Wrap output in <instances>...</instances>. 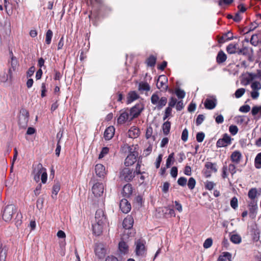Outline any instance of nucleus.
<instances>
[{"instance_id":"53","label":"nucleus","mask_w":261,"mask_h":261,"mask_svg":"<svg viewBox=\"0 0 261 261\" xmlns=\"http://www.w3.org/2000/svg\"><path fill=\"white\" fill-rule=\"evenodd\" d=\"M60 190V184L59 182H57L53 187V194L57 195Z\"/></svg>"},{"instance_id":"30","label":"nucleus","mask_w":261,"mask_h":261,"mask_svg":"<svg viewBox=\"0 0 261 261\" xmlns=\"http://www.w3.org/2000/svg\"><path fill=\"white\" fill-rule=\"evenodd\" d=\"M204 167L206 169L211 171L212 172L216 173L217 172L216 163L207 162L205 163Z\"/></svg>"},{"instance_id":"41","label":"nucleus","mask_w":261,"mask_h":261,"mask_svg":"<svg viewBox=\"0 0 261 261\" xmlns=\"http://www.w3.org/2000/svg\"><path fill=\"white\" fill-rule=\"evenodd\" d=\"M174 161V152H172L170 153L168 158H167L166 160V167L167 168H169L170 167L171 164L173 163V162Z\"/></svg>"},{"instance_id":"26","label":"nucleus","mask_w":261,"mask_h":261,"mask_svg":"<svg viewBox=\"0 0 261 261\" xmlns=\"http://www.w3.org/2000/svg\"><path fill=\"white\" fill-rule=\"evenodd\" d=\"M12 70L11 68H9L7 73L5 72L4 75H0V80L1 82L5 83L8 81H12Z\"/></svg>"},{"instance_id":"1","label":"nucleus","mask_w":261,"mask_h":261,"mask_svg":"<svg viewBox=\"0 0 261 261\" xmlns=\"http://www.w3.org/2000/svg\"><path fill=\"white\" fill-rule=\"evenodd\" d=\"M17 213V208L13 204L7 205L2 211L3 220L7 222H10L14 214Z\"/></svg>"},{"instance_id":"2","label":"nucleus","mask_w":261,"mask_h":261,"mask_svg":"<svg viewBox=\"0 0 261 261\" xmlns=\"http://www.w3.org/2000/svg\"><path fill=\"white\" fill-rule=\"evenodd\" d=\"M150 100L152 105L156 106V108L159 110H161L167 103V97H162L160 98L157 92L152 95Z\"/></svg>"},{"instance_id":"46","label":"nucleus","mask_w":261,"mask_h":261,"mask_svg":"<svg viewBox=\"0 0 261 261\" xmlns=\"http://www.w3.org/2000/svg\"><path fill=\"white\" fill-rule=\"evenodd\" d=\"M196 183V180L193 177H190L187 184L189 189L193 190L195 187Z\"/></svg>"},{"instance_id":"38","label":"nucleus","mask_w":261,"mask_h":261,"mask_svg":"<svg viewBox=\"0 0 261 261\" xmlns=\"http://www.w3.org/2000/svg\"><path fill=\"white\" fill-rule=\"evenodd\" d=\"M53 33L51 30H48L45 34V43L49 45L50 44Z\"/></svg>"},{"instance_id":"32","label":"nucleus","mask_w":261,"mask_h":261,"mask_svg":"<svg viewBox=\"0 0 261 261\" xmlns=\"http://www.w3.org/2000/svg\"><path fill=\"white\" fill-rule=\"evenodd\" d=\"M38 167L43 170V172L41 175V181L43 184L46 183L47 179V174L46 172V169L43 167L41 163L38 164Z\"/></svg>"},{"instance_id":"13","label":"nucleus","mask_w":261,"mask_h":261,"mask_svg":"<svg viewBox=\"0 0 261 261\" xmlns=\"http://www.w3.org/2000/svg\"><path fill=\"white\" fill-rule=\"evenodd\" d=\"M231 45L229 44V54H234L238 53V54H242L243 55H247L249 54V51H250L252 53L253 52L252 48H250L247 47H244L242 49H238L237 50L233 49L231 47Z\"/></svg>"},{"instance_id":"45","label":"nucleus","mask_w":261,"mask_h":261,"mask_svg":"<svg viewBox=\"0 0 261 261\" xmlns=\"http://www.w3.org/2000/svg\"><path fill=\"white\" fill-rule=\"evenodd\" d=\"M175 93L179 99L184 98L186 95L185 92L183 90L180 89V88L176 89L175 90Z\"/></svg>"},{"instance_id":"22","label":"nucleus","mask_w":261,"mask_h":261,"mask_svg":"<svg viewBox=\"0 0 261 261\" xmlns=\"http://www.w3.org/2000/svg\"><path fill=\"white\" fill-rule=\"evenodd\" d=\"M115 128L113 126L107 127L104 132V138L106 140H110L114 136Z\"/></svg>"},{"instance_id":"25","label":"nucleus","mask_w":261,"mask_h":261,"mask_svg":"<svg viewBox=\"0 0 261 261\" xmlns=\"http://www.w3.org/2000/svg\"><path fill=\"white\" fill-rule=\"evenodd\" d=\"M242 154L240 151L236 150L231 154V160L235 164H239L242 158Z\"/></svg>"},{"instance_id":"64","label":"nucleus","mask_w":261,"mask_h":261,"mask_svg":"<svg viewBox=\"0 0 261 261\" xmlns=\"http://www.w3.org/2000/svg\"><path fill=\"white\" fill-rule=\"evenodd\" d=\"M109 149L107 147H103L101 151L99 154V158H102L105 155L107 154L109 152Z\"/></svg>"},{"instance_id":"51","label":"nucleus","mask_w":261,"mask_h":261,"mask_svg":"<svg viewBox=\"0 0 261 261\" xmlns=\"http://www.w3.org/2000/svg\"><path fill=\"white\" fill-rule=\"evenodd\" d=\"M44 198L43 197H39L36 201L37 208L40 210L43 207Z\"/></svg>"},{"instance_id":"63","label":"nucleus","mask_w":261,"mask_h":261,"mask_svg":"<svg viewBox=\"0 0 261 261\" xmlns=\"http://www.w3.org/2000/svg\"><path fill=\"white\" fill-rule=\"evenodd\" d=\"M170 174H171V175L173 177H174V178L176 177L177 176V174H178L177 167H176L175 166L173 167L171 169Z\"/></svg>"},{"instance_id":"44","label":"nucleus","mask_w":261,"mask_h":261,"mask_svg":"<svg viewBox=\"0 0 261 261\" xmlns=\"http://www.w3.org/2000/svg\"><path fill=\"white\" fill-rule=\"evenodd\" d=\"M217 261H228V252H223L220 254Z\"/></svg>"},{"instance_id":"16","label":"nucleus","mask_w":261,"mask_h":261,"mask_svg":"<svg viewBox=\"0 0 261 261\" xmlns=\"http://www.w3.org/2000/svg\"><path fill=\"white\" fill-rule=\"evenodd\" d=\"M248 207L250 216L252 218L255 217L257 210V201H251L248 204Z\"/></svg>"},{"instance_id":"10","label":"nucleus","mask_w":261,"mask_h":261,"mask_svg":"<svg viewBox=\"0 0 261 261\" xmlns=\"http://www.w3.org/2000/svg\"><path fill=\"white\" fill-rule=\"evenodd\" d=\"M94 251L95 255L100 259L103 258L106 254V249L104 245L101 243L95 245Z\"/></svg>"},{"instance_id":"27","label":"nucleus","mask_w":261,"mask_h":261,"mask_svg":"<svg viewBox=\"0 0 261 261\" xmlns=\"http://www.w3.org/2000/svg\"><path fill=\"white\" fill-rule=\"evenodd\" d=\"M140 134V129L136 127H132L128 131V136L131 138H136Z\"/></svg>"},{"instance_id":"19","label":"nucleus","mask_w":261,"mask_h":261,"mask_svg":"<svg viewBox=\"0 0 261 261\" xmlns=\"http://www.w3.org/2000/svg\"><path fill=\"white\" fill-rule=\"evenodd\" d=\"M134 224V219L131 215H127L124 219L122 225L125 229H130L132 228Z\"/></svg>"},{"instance_id":"49","label":"nucleus","mask_w":261,"mask_h":261,"mask_svg":"<svg viewBox=\"0 0 261 261\" xmlns=\"http://www.w3.org/2000/svg\"><path fill=\"white\" fill-rule=\"evenodd\" d=\"M230 205L232 208L236 210L238 207V199L236 197H233L230 200Z\"/></svg>"},{"instance_id":"33","label":"nucleus","mask_w":261,"mask_h":261,"mask_svg":"<svg viewBox=\"0 0 261 261\" xmlns=\"http://www.w3.org/2000/svg\"><path fill=\"white\" fill-rule=\"evenodd\" d=\"M7 249L6 246H0V261H6Z\"/></svg>"},{"instance_id":"5","label":"nucleus","mask_w":261,"mask_h":261,"mask_svg":"<svg viewBox=\"0 0 261 261\" xmlns=\"http://www.w3.org/2000/svg\"><path fill=\"white\" fill-rule=\"evenodd\" d=\"M144 109V106L142 102L138 103L131 108L129 111L130 114L129 122L132 121L134 119L138 117Z\"/></svg>"},{"instance_id":"11","label":"nucleus","mask_w":261,"mask_h":261,"mask_svg":"<svg viewBox=\"0 0 261 261\" xmlns=\"http://www.w3.org/2000/svg\"><path fill=\"white\" fill-rule=\"evenodd\" d=\"M103 185L102 183L97 182L93 185L92 191L95 197H100L103 192Z\"/></svg>"},{"instance_id":"23","label":"nucleus","mask_w":261,"mask_h":261,"mask_svg":"<svg viewBox=\"0 0 261 261\" xmlns=\"http://www.w3.org/2000/svg\"><path fill=\"white\" fill-rule=\"evenodd\" d=\"M95 171L96 174L99 177H103L106 174L105 167L101 164L96 165Z\"/></svg>"},{"instance_id":"61","label":"nucleus","mask_w":261,"mask_h":261,"mask_svg":"<svg viewBox=\"0 0 261 261\" xmlns=\"http://www.w3.org/2000/svg\"><path fill=\"white\" fill-rule=\"evenodd\" d=\"M17 65V61L16 58L14 57L11 58V68L12 70L15 71L16 66Z\"/></svg>"},{"instance_id":"14","label":"nucleus","mask_w":261,"mask_h":261,"mask_svg":"<svg viewBox=\"0 0 261 261\" xmlns=\"http://www.w3.org/2000/svg\"><path fill=\"white\" fill-rule=\"evenodd\" d=\"M130 114L126 110L122 111L120 116L117 119V122L119 124H123L127 121H129Z\"/></svg>"},{"instance_id":"43","label":"nucleus","mask_w":261,"mask_h":261,"mask_svg":"<svg viewBox=\"0 0 261 261\" xmlns=\"http://www.w3.org/2000/svg\"><path fill=\"white\" fill-rule=\"evenodd\" d=\"M256 37L255 34H253L252 35L250 40L251 44L255 46H257L259 43H261V41Z\"/></svg>"},{"instance_id":"35","label":"nucleus","mask_w":261,"mask_h":261,"mask_svg":"<svg viewBox=\"0 0 261 261\" xmlns=\"http://www.w3.org/2000/svg\"><path fill=\"white\" fill-rule=\"evenodd\" d=\"M257 189L255 188H253L249 190L248 193V196L251 200V201L255 200V199L257 196Z\"/></svg>"},{"instance_id":"28","label":"nucleus","mask_w":261,"mask_h":261,"mask_svg":"<svg viewBox=\"0 0 261 261\" xmlns=\"http://www.w3.org/2000/svg\"><path fill=\"white\" fill-rule=\"evenodd\" d=\"M156 57L154 55H150L145 61L147 66L150 67H154L156 62Z\"/></svg>"},{"instance_id":"42","label":"nucleus","mask_w":261,"mask_h":261,"mask_svg":"<svg viewBox=\"0 0 261 261\" xmlns=\"http://www.w3.org/2000/svg\"><path fill=\"white\" fill-rule=\"evenodd\" d=\"M22 218V216L21 214L20 213L17 212V214H16V217L15 218V225H16V227H18L21 224Z\"/></svg>"},{"instance_id":"59","label":"nucleus","mask_w":261,"mask_h":261,"mask_svg":"<svg viewBox=\"0 0 261 261\" xmlns=\"http://www.w3.org/2000/svg\"><path fill=\"white\" fill-rule=\"evenodd\" d=\"M240 13V12L239 11L237 12L234 17H233L231 15L229 14V19H233V20L236 22L240 21L242 19Z\"/></svg>"},{"instance_id":"60","label":"nucleus","mask_w":261,"mask_h":261,"mask_svg":"<svg viewBox=\"0 0 261 261\" xmlns=\"http://www.w3.org/2000/svg\"><path fill=\"white\" fill-rule=\"evenodd\" d=\"M250 110V107L248 105H245L241 106L239 108V111L242 113H247Z\"/></svg>"},{"instance_id":"6","label":"nucleus","mask_w":261,"mask_h":261,"mask_svg":"<svg viewBox=\"0 0 261 261\" xmlns=\"http://www.w3.org/2000/svg\"><path fill=\"white\" fill-rule=\"evenodd\" d=\"M156 87L159 89H162V91L166 92L169 91L171 92V90L169 89L168 86L167 85L168 82V78L165 75H161L156 80Z\"/></svg>"},{"instance_id":"36","label":"nucleus","mask_w":261,"mask_h":261,"mask_svg":"<svg viewBox=\"0 0 261 261\" xmlns=\"http://www.w3.org/2000/svg\"><path fill=\"white\" fill-rule=\"evenodd\" d=\"M230 240L234 244H240L242 241L241 237L237 234H232L230 238Z\"/></svg>"},{"instance_id":"21","label":"nucleus","mask_w":261,"mask_h":261,"mask_svg":"<svg viewBox=\"0 0 261 261\" xmlns=\"http://www.w3.org/2000/svg\"><path fill=\"white\" fill-rule=\"evenodd\" d=\"M217 105V100L216 98L209 99L206 98L204 101V106L206 109L212 110L214 109Z\"/></svg>"},{"instance_id":"50","label":"nucleus","mask_w":261,"mask_h":261,"mask_svg":"<svg viewBox=\"0 0 261 261\" xmlns=\"http://www.w3.org/2000/svg\"><path fill=\"white\" fill-rule=\"evenodd\" d=\"M245 92V89L244 88H240L236 90L234 95L235 97L237 98H240Z\"/></svg>"},{"instance_id":"40","label":"nucleus","mask_w":261,"mask_h":261,"mask_svg":"<svg viewBox=\"0 0 261 261\" xmlns=\"http://www.w3.org/2000/svg\"><path fill=\"white\" fill-rule=\"evenodd\" d=\"M139 89L140 90L148 91L150 89V87L147 83L142 82L140 83L139 85Z\"/></svg>"},{"instance_id":"57","label":"nucleus","mask_w":261,"mask_h":261,"mask_svg":"<svg viewBox=\"0 0 261 261\" xmlns=\"http://www.w3.org/2000/svg\"><path fill=\"white\" fill-rule=\"evenodd\" d=\"M188 134L189 133L188 129L186 128H185L182 132L181 137V139L184 142H186L188 140Z\"/></svg>"},{"instance_id":"29","label":"nucleus","mask_w":261,"mask_h":261,"mask_svg":"<svg viewBox=\"0 0 261 261\" xmlns=\"http://www.w3.org/2000/svg\"><path fill=\"white\" fill-rule=\"evenodd\" d=\"M139 96L138 94L134 91L130 92L127 98V104H129L132 103L134 100L138 99Z\"/></svg>"},{"instance_id":"9","label":"nucleus","mask_w":261,"mask_h":261,"mask_svg":"<svg viewBox=\"0 0 261 261\" xmlns=\"http://www.w3.org/2000/svg\"><path fill=\"white\" fill-rule=\"evenodd\" d=\"M135 252L137 256H143L146 252V248L144 243L141 240H138L135 242Z\"/></svg>"},{"instance_id":"39","label":"nucleus","mask_w":261,"mask_h":261,"mask_svg":"<svg viewBox=\"0 0 261 261\" xmlns=\"http://www.w3.org/2000/svg\"><path fill=\"white\" fill-rule=\"evenodd\" d=\"M145 137L147 139L151 138L153 141L155 140V136L152 135V128L151 126L147 128Z\"/></svg>"},{"instance_id":"37","label":"nucleus","mask_w":261,"mask_h":261,"mask_svg":"<svg viewBox=\"0 0 261 261\" xmlns=\"http://www.w3.org/2000/svg\"><path fill=\"white\" fill-rule=\"evenodd\" d=\"M254 165L256 168H261V152L258 153L254 160Z\"/></svg>"},{"instance_id":"7","label":"nucleus","mask_w":261,"mask_h":261,"mask_svg":"<svg viewBox=\"0 0 261 261\" xmlns=\"http://www.w3.org/2000/svg\"><path fill=\"white\" fill-rule=\"evenodd\" d=\"M135 176V172L133 171V169L129 168H124L123 169L120 173V177L122 179H124L125 181H131Z\"/></svg>"},{"instance_id":"3","label":"nucleus","mask_w":261,"mask_h":261,"mask_svg":"<svg viewBox=\"0 0 261 261\" xmlns=\"http://www.w3.org/2000/svg\"><path fill=\"white\" fill-rule=\"evenodd\" d=\"M29 116V111L25 109L20 110L18 117V124L20 128L24 129L28 126Z\"/></svg>"},{"instance_id":"20","label":"nucleus","mask_w":261,"mask_h":261,"mask_svg":"<svg viewBox=\"0 0 261 261\" xmlns=\"http://www.w3.org/2000/svg\"><path fill=\"white\" fill-rule=\"evenodd\" d=\"M95 221L98 223H104L106 221V216L101 209H98L95 213Z\"/></svg>"},{"instance_id":"62","label":"nucleus","mask_w":261,"mask_h":261,"mask_svg":"<svg viewBox=\"0 0 261 261\" xmlns=\"http://www.w3.org/2000/svg\"><path fill=\"white\" fill-rule=\"evenodd\" d=\"M35 70V68L34 66L30 67L27 72V77H31L33 74Z\"/></svg>"},{"instance_id":"15","label":"nucleus","mask_w":261,"mask_h":261,"mask_svg":"<svg viewBox=\"0 0 261 261\" xmlns=\"http://www.w3.org/2000/svg\"><path fill=\"white\" fill-rule=\"evenodd\" d=\"M228 145V134L225 133L223 135L222 138L219 139L217 143L216 146L217 148L226 147Z\"/></svg>"},{"instance_id":"34","label":"nucleus","mask_w":261,"mask_h":261,"mask_svg":"<svg viewBox=\"0 0 261 261\" xmlns=\"http://www.w3.org/2000/svg\"><path fill=\"white\" fill-rule=\"evenodd\" d=\"M163 134L165 135H168L171 128V122L169 121L165 122L162 125Z\"/></svg>"},{"instance_id":"12","label":"nucleus","mask_w":261,"mask_h":261,"mask_svg":"<svg viewBox=\"0 0 261 261\" xmlns=\"http://www.w3.org/2000/svg\"><path fill=\"white\" fill-rule=\"evenodd\" d=\"M119 207L123 213L127 214L131 210V205L126 198H123L120 202Z\"/></svg>"},{"instance_id":"31","label":"nucleus","mask_w":261,"mask_h":261,"mask_svg":"<svg viewBox=\"0 0 261 261\" xmlns=\"http://www.w3.org/2000/svg\"><path fill=\"white\" fill-rule=\"evenodd\" d=\"M226 59L227 56L223 51L220 50L219 51L216 58L217 62L218 63L220 64L223 63L226 61Z\"/></svg>"},{"instance_id":"47","label":"nucleus","mask_w":261,"mask_h":261,"mask_svg":"<svg viewBox=\"0 0 261 261\" xmlns=\"http://www.w3.org/2000/svg\"><path fill=\"white\" fill-rule=\"evenodd\" d=\"M252 90L258 91L261 89V84L259 82H253L251 85Z\"/></svg>"},{"instance_id":"56","label":"nucleus","mask_w":261,"mask_h":261,"mask_svg":"<svg viewBox=\"0 0 261 261\" xmlns=\"http://www.w3.org/2000/svg\"><path fill=\"white\" fill-rule=\"evenodd\" d=\"M196 140L198 142H202L204 139V137H205V134L203 132H198L197 134H196Z\"/></svg>"},{"instance_id":"55","label":"nucleus","mask_w":261,"mask_h":261,"mask_svg":"<svg viewBox=\"0 0 261 261\" xmlns=\"http://www.w3.org/2000/svg\"><path fill=\"white\" fill-rule=\"evenodd\" d=\"M177 184L181 187H185L187 182V179L185 177H180L177 180Z\"/></svg>"},{"instance_id":"58","label":"nucleus","mask_w":261,"mask_h":261,"mask_svg":"<svg viewBox=\"0 0 261 261\" xmlns=\"http://www.w3.org/2000/svg\"><path fill=\"white\" fill-rule=\"evenodd\" d=\"M238 130L239 129L236 125H231L229 126V133L233 136L238 133Z\"/></svg>"},{"instance_id":"4","label":"nucleus","mask_w":261,"mask_h":261,"mask_svg":"<svg viewBox=\"0 0 261 261\" xmlns=\"http://www.w3.org/2000/svg\"><path fill=\"white\" fill-rule=\"evenodd\" d=\"M88 5L90 6L98 14L107 6L103 0H85Z\"/></svg>"},{"instance_id":"48","label":"nucleus","mask_w":261,"mask_h":261,"mask_svg":"<svg viewBox=\"0 0 261 261\" xmlns=\"http://www.w3.org/2000/svg\"><path fill=\"white\" fill-rule=\"evenodd\" d=\"M213 244V240L212 238H209L206 239L203 243V246L204 248L207 249L212 246Z\"/></svg>"},{"instance_id":"18","label":"nucleus","mask_w":261,"mask_h":261,"mask_svg":"<svg viewBox=\"0 0 261 261\" xmlns=\"http://www.w3.org/2000/svg\"><path fill=\"white\" fill-rule=\"evenodd\" d=\"M104 223H98L96 222L95 224H92L93 233L96 236H100L103 229V224Z\"/></svg>"},{"instance_id":"17","label":"nucleus","mask_w":261,"mask_h":261,"mask_svg":"<svg viewBox=\"0 0 261 261\" xmlns=\"http://www.w3.org/2000/svg\"><path fill=\"white\" fill-rule=\"evenodd\" d=\"M133 192V187L131 184H127L124 186L122 194L124 198H129Z\"/></svg>"},{"instance_id":"52","label":"nucleus","mask_w":261,"mask_h":261,"mask_svg":"<svg viewBox=\"0 0 261 261\" xmlns=\"http://www.w3.org/2000/svg\"><path fill=\"white\" fill-rule=\"evenodd\" d=\"M228 32H226L219 38L218 43L219 44H222L228 40Z\"/></svg>"},{"instance_id":"24","label":"nucleus","mask_w":261,"mask_h":261,"mask_svg":"<svg viewBox=\"0 0 261 261\" xmlns=\"http://www.w3.org/2000/svg\"><path fill=\"white\" fill-rule=\"evenodd\" d=\"M118 249L121 254H125L128 252V246L125 242L121 240L119 243Z\"/></svg>"},{"instance_id":"8","label":"nucleus","mask_w":261,"mask_h":261,"mask_svg":"<svg viewBox=\"0 0 261 261\" xmlns=\"http://www.w3.org/2000/svg\"><path fill=\"white\" fill-rule=\"evenodd\" d=\"M129 154L127 155L124 161V165L128 167L133 165L137 161V157L138 153L136 151H133L132 148L129 147Z\"/></svg>"},{"instance_id":"54","label":"nucleus","mask_w":261,"mask_h":261,"mask_svg":"<svg viewBox=\"0 0 261 261\" xmlns=\"http://www.w3.org/2000/svg\"><path fill=\"white\" fill-rule=\"evenodd\" d=\"M205 117L203 114H199L197 117L196 120V125L197 126L200 125L204 121Z\"/></svg>"}]
</instances>
